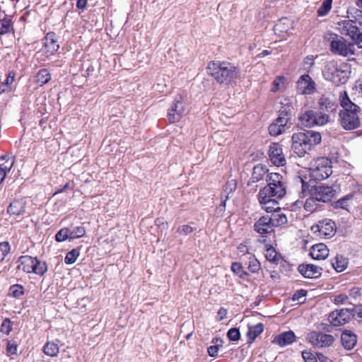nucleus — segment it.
I'll list each match as a JSON object with an SVG mask.
<instances>
[{
    "label": "nucleus",
    "instance_id": "1",
    "mask_svg": "<svg viewBox=\"0 0 362 362\" xmlns=\"http://www.w3.org/2000/svg\"><path fill=\"white\" fill-rule=\"evenodd\" d=\"M267 185L259 192L258 200L265 211L276 212L280 210L277 199L282 198L286 192L283 177L279 173H272L267 175Z\"/></svg>",
    "mask_w": 362,
    "mask_h": 362
},
{
    "label": "nucleus",
    "instance_id": "2",
    "mask_svg": "<svg viewBox=\"0 0 362 362\" xmlns=\"http://www.w3.org/2000/svg\"><path fill=\"white\" fill-rule=\"evenodd\" d=\"M207 72L218 83L225 86L235 83L240 74V70L238 66L226 61L209 62Z\"/></svg>",
    "mask_w": 362,
    "mask_h": 362
},
{
    "label": "nucleus",
    "instance_id": "3",
    "mask_svg": "<svg viewBox=\"0 0 362 362\" xmlns=\"http://www.w3.org/2000/svg\"><path fill=\"white\" fill-rule=\"evenodd\" d=\"M340 103L342 110L339 113V123L346 130H352L360 126V119L358 115L360 107L354 103L346 92L340 95Z\"/></svg>",
    "mask_w": 362,
    "mask_h": 362
},
{
    "label": "nucleus",
    "instance_id": "4",
    "mask_svg": "<svg viewBox=\"0 0 362 362\" xmlns=\"http://www.w3.org/2000/svg\"><path fill=\"white\" fill-rule=\"evenodd\" d=\"M321 134L313 130L294 133L292 135V150L299 157H303L314 146L321 142Z\"/></svg>",
    "mask_w": 362,
    "mask_h": 362
},
{
    "label": "nucleus",
    "instance_id": "5",
    "mask_svg": "<svg viewBox=\"0 0 362 362\" xmlns=\"http://www.w3.org/2000/svg\"><path fill=\"white\" fill-rule=\"evenodd\" d=\"M332 161L325 157L316 159L312 168L310 169V177L316 181L327 179L332 175Z\"/></svg>",
    "mask_w": 362,
    "mask_h": 362
},
{
    "label": "nucleus",
    "instance_id": "6",
    "mask_svg": "<svg viewBox=\"0 0 362 362\" xmlns=\"http://www.w3.org/2000/svg\"><path fill=\"white\" fill-rule=\"evenodd\" d=\"M299 121L301 125L308 128L315 126H324L329 122V115L322 112L308 110L300 115Z\"/></svg>",
    "mask_w": 362,
    "mask_h": 362
},
{
    "label": "nucleus",
    "instance_id": "7",
    "mask_svg": "<svg viewBox=\"0 0 362 362\" xmlns=\"http://www.w3.org/2000/svg\"><path fill=\"white\" fill-rule=\"evenodd\" d=\"M323 76L326 80L332 82L336 86L346 83L348 78L346 72L339 68L338 63L333 60L327 63L323 71Z\"/></svg>",
    "mask_w": 362,
    "mask_h": 362
},
{
    "label": "nucleus",
    "instance_id": "8",
    "mask_svg": "<svg viewBox=\"0 0 362 362\" xmlns=\"http://www.w3.org/2000/svg\"><path fill=\"white\" fill-rule=\"evenodd\" d=\"M185 110V96L177 94L168 112V119L170 123L179 122Z\"/></svg>",
    "mask_w": 362,
    "mask_h": 362
},
{
    "label": "nucleus",
    "instance_id": "9",
    "mask_svg": "<svg viewBox=\"0 0 362 362\" xmlns=\"http://www.w3.org/2000/svg\"><path fill=\"white\" fill-rule=\"evenodd\" d=\"M337 25L341 34L349 35L356 44H362V29L358 28L353 21H341Z\"/></svg>",
    "mask_w": 362,
    "mask_h": 362
},
{
    "label": "nucleus",
    "instance_id": "10",
    "mask_svg": "<svg viewBox=\"0 0 362 362\" xmlns=\"http://www.w3.org/2000/svg\"><path fill=\"white\" fill-rule=\"evenodd\" d=\"M291 107L288 105L284 110H280L279 117L269 127V132L272 136H279L285 131L290 119Z\"/></svg>",
    "mask_w": 362,
    "mask_h": 362
},
{
    "label": "nucleus",
    "instance_id": "11",
    "mask_svg": "<svg viewBox=\"0 0 362 362\" xmlns=\"http://www.w3.org/2000/svg\"><path fill=\"white\" fill-rule=\"evenodd\" d=\"M311 196L317 202H327L330 201L337 194V190L330 186L317 185L313 187L310 190Z\"/></svg>",
    "mask_w": 362,
    "mask_h": 362
},
{
    "label": "nucleus",
    "instance_id": "12",
    "mask_svg": "<svg viewBox=\"0 0 362 362\" xmlns=\"http://www.w3.org/2000/svg\"><path fill=\"white\" fill-rule=\"evenodd\" d=\"M354 316L352 309L343 308L332 312L329 315V321L334 326H341L351 320Z\"/></svg>",
    "mask_w": 362,
    "mask_h": 362
},
{
    "label": "nucleus",
    "instance_id": "13",
    "mask_svg": "<svg viewBox=\"0 0 362 362\" xmlns=\"http://www.w3.org/2000/svg\"><path fill=\"white\" fill-rule=\"evenodd\" d=\"M307 339L313 346L320 348L328 347L331 346L334 341L332 335L317 332H310L308 334Z\"/></svg>",
    "mask_w": 362,
    "mask_h": 362
},
{
    "label": "nucleus",
    "instance_id": "14",
    "mask_svg": "<svg viewBox=\"0 0 362 362\" xmlns=\"http://www.w3.org/2000/svg\"><path fill=\"white\" fill-rule=\"evenodd\" d=\"M46 271L47 266L45 262L37 260V258L24 255V272L42 275Z\"/></svg>",
    "mask_w": 362,
    "mask_h": 362
},
{
    "label": "nucleus",
    "instance_id": "15",
    "mask_svg": "<svg viewBox=\"0 0 362 362\" xmlns=\"http://www.w3.org/2000/svg\"><path fill=\"white\" fill-rule=\"evenodd\" d=\"M314 233H318L319 235L325 238H330L334 234L335 223L329 218L321 220L316 226L312 227Z\"/></svg>",
    "mask_w": 362,
    "mask_h": 362
},
{
    "label": "nucleus",
    "instance_id": "16",
    "mask_svg": "<svg viewBox=\"0 0 362 362\" xmlns=\"http://www.w3.org/2000/svg\"><path fill=\"white\" fill-rule=\"evenodd\" d=\"M293 30V21L287 18L279 20L274 27L275 35L282 40L286 39Z\"/></svg>",
    "mask_w": 362,
    "mask_h": 362
},
{
    "label": "nucleus",
    "instance_id": "17",
    "mask_svg": "<svg viewBox=\"0 0 362 362\" xmlns=\"http://www.w3.org/2000/svg\"><path fill=\"white\" fill-rule=\"evenodd\" d=\"M315 89V83L308 74L302 75L297 81V91L300 94L311 95Z\"/></svg>",
    "mask_w": 362,
    "mask_h": 362
},
{
    "label": "nucleus",
    "instance_id": "18",
    "mask_svg": "<svg viewBox=\"0 0 362 362\" xmlns=\"http://www.w3.org/2000/svg\"><path fill=\"white\" fill-rule=\"evenodd\" d=\"M318 108L322 113L329 114L336 112L338 105L330 95H322L317 100Z\"/></svg>",
    "mask_w": 362,
    "mask_h": 362
},
{
    "label": "nucleus",
    "instance_id": "19",
    "mask_svg": "<svg viewBox=\"0 0 362 362\" xmlns=\"http://www.w3.org/2000/svg\"><path fill=\"white\" fill-rule=\"evenodd\" d=\"M269 156L271 161L276 166H284L286 159L281 146L278 143H272L269 146Z\"/></svg>",
    "mask_w": 362,
    "mask_h": 362
},
{
    "label": "nucleus",
    "instance_id": "20",
    "mask_svg": "<svg viewBox=\"0 0 362 362\" xmlns=\"http://www.w3.org/2000/svg\"><path fill=\"white\" fill-rule=\"evenodd\" d=\"M298 272L305 278L315 279L322 274V268L312 264H300L298 267Z\"/></svg>",
    "mask_w": 362,
    "mask_h": 362
},
{
    "label": "nucleus",
    "instance_id": "21",
    "mask_svg": "<svg viewBox=\"0 0 362 362\" xmlns=\"http://www.w3.org/2000/svg\"><path fill=\"white\" fill-rule=\"evenodd\" d=\"M255 230L259 234L270 233L274 226L269 216L261 217L254 226Z\"/></svg>",
    "mask_w": 362,
    "mask_h": 362
},
{
    "label": "nucleus",
    "instance_id": "22",
    "mask_svg": "<svg viewBox=\"0 0 362 362\" xmlns=\"http://www.w3.org/2000/svg\"><path fill=\"white\" fill-rule=\"evenodd\" d=\"M310 255L314 259H325L329 255V250L327 245L323 243L316 244L312 246Z\"/></svg>",
    "mask_w": 362,
    "mask_h": 362
},
{
    "label": "nucleus",
    "instance_id": "23",
    "mask_svg": "<svg viewBox=\"0 0 362 362\" xmlns=\"http://www.w3.org/2000/svg\"><path fill=\"white\" fill-rule=\"evenodd\" d=\"M341 344L347 350L352 349L356 344V335L349 330H345L341 336Z\"/></svg>",
    "mask_w": 362,
    "mask_h": 362
},
{
    "label": "nucleus",
    "instance_id": "24",
    "mask_svg": "<svg viewBox=\"0 0 362 362\" xmlns=\"http://www.w3.org/2000/svg\"><path fill=\"white\" fill-rule=\"evenodd\" d=\"M268 173V169L265 165L262 164L256 165L253 168V171L252 173V176L249 180L248 185H252V183L258 182L264 180V176Z\"/></svg>",
    "mask_w": 362,
    "mask_h": 362
},
{
    "label": "nucleus",
    "instance_id": "25",
    "mask_svg": "<svg viewBox=\"0 0 362 362\" xmlns=\"http://www.w3.org/2000/svg\"><path fill=\"white\" fill-rule=\"evenodd\" d=\"M296 339L295 334L292 331L283 332L276 336L273 343L276 344L281 346H285L292 344Z\"/></svg>",
    "mask_w": 362,
    "mask_h": 362
},
{
    "label": "nucleus",
    "instance_id": "26",
    "mask_svg": "<svg viewBox=\"0 0 362 362\" xmlns=\"http://www.w3.org/2000/svg\"><path fill=\"white\" fill-rule=\"evenodd\" d=\"M324 43L329 45H345L344 40L341 36L331 32L325 35Z\"/></svg>",
    "mask_w": 362,
    "mask_h": 362
},
{
    "label": "nucleus",
    "instance_id": "27",
    "mask_svg": "<svg viewBox=\"0 0 362 362\" xmlns=\"http://www.w3.org/2000/svg\"><path fill=\"white\" fill-rule=\"evenodd\" d=\"M331 52L334 54L350 58L354 54V47H330Z\"/></svg>",
    "mask_w": 362,
    "mask_h": 362
},
{
    "label": "nucleus",
    "instance_id": "28",
    "mask_svg": "<svg viewBox=\"0 0 362 362\" xmlns=\"http://www.w3.org/2000/svg\"><path fill=\"white\" fill-rule=\"evenodd\" d=\"M269 218H271L274 227L286 224L288 221L286 216L281 212L280 210L274 212Z\"/></svg>",
    "mask_w": 362,
    "mask_h": 362
},
{
    "label": "nucleus",
    "instance_id": "29",
    "mask_svg": "<svg viewBox=\"0 0 362 362\" xmlns=\"http://www.w3.org/2000/svg\"><path fill=\"white\" fill-rule=\"evenodd\" d=\"M348 262L343 256H336L332 261V266L337 272H341L347 267Z\"/></svg>",
    "mask_w": 362,
    "mask_h": 362
},
{
    "label": "nucleus",
    "instance_id": "30",
    "mask_svg": "<svg viewBox=\"0 0 362 362\" xmlns=\"http://www.w3.org/2000/svg\"><path fill=\"white\" fill-rule=\"evenodd\" d=\"M43 352L48 356L55 357L59 352V348L53 341H47L43 346Z\"/></svg>",
    "mask_w": 362,
    "mask_h": 362
},
{
    "label": "nucleus",
    "instance_id": "31",
    "mask_svg": "<svg viewBox=\"0 0 362 362\" xmlns=\"http://www.w3.org/2000/svg\"><path fill=\"white\" fill-rule=\"evenodd\" d=\"M237 187V182L235 180H231L227 182L224 186L222 197L226 194L225 199L222 201L223 206H225L226 202L228 199V195L233 193Z\"/></svg>",
    "mask_w": 362,
    "mask_h": 362
},
{
    "label": "nucleus",
    "instance_id": "32",
    "mask_svg": "<svg viewBox=\"0 0 362 362\" xmlns=\"http://www.w3.org/2000/svg\"><path fill=\"white\" fill-rule=\"evenodd\" d=\"M23 211V201L16 199L11 202L8 208V212L11 215L20 216Z\"/></svg>",
    "mask_w": 362,
    "mask_h": 362
},
{
    "label": "nucleus",
    "instance_id": "33",
    "mask_svg": "<svg viewBox=\"0 0 362 362\" xmlns=\"http://www.w3.org/2000/svg\"><path fill=\"white\" fill-rule=\"evenodd\" d=\"M14 160L11 157L2 156L0 157V170L6 175L13 165Z\"/></svg>",
    "mask_w": 362,
    "mask_h": 362
},
{
    "label": "nucleus",
    "instance_id": "34",
    "mask_svg": "<svg viewBox=\"0 0 362 362\" xmlns=\"http://www.w3.org/2000/svg\"><path fill=\"white\" fill-rule=\"evenodd\" d=\"M264 256L268 261L273 263L278 262L281 259V255L271 245L267 247Z\"/></svg>",
    "mask_w": 362,
    "mask_h": 362
},
{
    "label": "nucleus",
    "instance_id": "35",
    "mask_svg": "<svg viewBox=\"0 0 362 362\" xmlns=\"http://www.w3.org/2000/svg\"><path fill=\"white\" fill-rule=\"evenodd\" d=\"M263 329L264 327L262 323H258L254 326L250 327L247 332L248 338L254 341L255 339L263 332Z\"/></svg>",
    "mask_w": 362,
    "mask_h": 362
},
{
    "label": "nucleus",
    "instance_id": "36",
    "mask_svg": "<svg viewBox=\"0 0 362 362\" xmlns=\"http://www.w3.org/2000/svg\"><path fill=\"white\" fill-rule=\"evenodd\" d=\"M85 233L86 230L83 226H74L69 228L70 240L81 238L85 235Z\"/></svg>",
    "mask_w": 362,
    "mask_h": 362
},
{
    "label": "nucleus",
    "instance_id": "37",
    "mask_svg": "<svg viewBox=\"0 0 362 362\" xmlns=\"http://www.w3.org/2000/svg\"><path fill=\"white\" fill-rule=\"evenodd\" d=\"M51 78L50 74L47 69L40 70L36 76V81L40 86L47 83Z\"/></svg>",
    "mask_w": 362,
    "mask_h": 362
},
{
    "label": "nucleus",
    "instance_id": "38",
    "mask_svg": "<svg viewBox=\"0 0 362 362\" xmlns=\"http://www.w3.org/2000/svg\"><path fill=\"white\" fill-rule=\"evenodd\" d=\"M80 255L79 248H74L69 252L65 258L64 262L67 264H71L74 263Z\"/></svg>",
    "mask_w": 362,
    "mask_h": 362
},
{
    "label": "nucleus",
    "instance_id": "39",
    "mask_svg": "<svg viewBox=\"0 0 362 362\" xmlns=\"http://www.w3.org/2000/svg\"><path fill=\"white\" fill-rule=\"evenodd\" d=\"M332 0H325L317 10L318 16H327L332 8Z\"/></svg>",
    "mask_w": 362,
    "mask_h": 362
},
{
    "label": "nucleus",
    "instance_id": "40",
    "mask_svg": "<svg viewBox=\"0 0 362 362\" xmlns=\"http://www.w3.org/2000/svg\"><path fill=\"white\" fill-rule=\"evenodd\" d=\"M318 202L317 199H314L313 196H311L310 192V197L306 199L304 208L306 211L313 212L318 207Z\"/></svg>",
    "mask_w": 362,
    "mask_h": 362
},
{
    "label": "nucleus",
    "instance_id": "41",
    "mask_svg": "<svg viewBox=\"0 0 362 362\" xmlns=\"http://www.w3.org/2000/svg\"><path fill=\"white\" fill-rule=\"evenodd\" d=\"M353 196L348 194L341 199H339L334 203V207L337 209H347L349 206V202L351 200Z\"/></svg>",
    "mask_w": 362,
    "mask_h": 362
},
{
    "label": "nucleus",
    "instance_id": "42",
    "mask_svg": "<svg viewBox=\"0 0 362 362\" xmlns=\"http://www.w3.org/2000/svg\"><path fill=\"white\" fill-rule=\"evenodd\" d=\"M261 269V264L254 255L249 258L248 269L252 273H257Z\"/></svg>",
    "mask_w": 362,
    "mask_h": 362
},
{
    "label": "nucleus",
    "instance_id": "43",
    "mask_svg": "<svg viewBox=\"0 0 362 362\" xmlns=\"http://www.w3.org/2000/svg\"><path fill=\"white\" fill-rule=\"evenodd\" d=\"M67 239L70 240L69 228H63L55 235V240L57 242H64Z\"/></svg>",
    "mask_w": 362,
    "mask_h": 362
},
{
    "label": "nucleus",
    "instance_id": "44",
    "mask_svg": "<svg viewBox=\"0 0 362 362\" xmlns=\"http://www.w3.org/2000/svg\"><path fill=\"white\" fill-rule=\"evenodd\" d=\"M231 270L242 279L247 275V273L243 269V266L239 262H233L231 265Z\"/></svg>",
    "mask_w": 362,
    "mask_h": 362
},
{
    "label": "nucleus",
    "instance_id": "45",
    "mask_svg": "<svg viewBox=\"0 0 362 362\" xmlns=\"http://www.w3.org/2000/svg\"><path fill=\"white\" fill-rule=\"evenodd\" d=\"M284 81L285 78L284 76H277L272 83V91L276 92L283 89Z\"/></svg>",
    "mask_w": 362,
    "mask_h": 362
},
{
    "label": "nucleus",
    "instance_id": "46",
    "mask_svg": "<svg viewBox=\"0 0 362 362\" xmlns=\"http://www.w3.org/2000/svg\"><path fill=\"white\" fill-rule=\"evenodd\" d=\"M10 295L19 298L23 295V286L18 284L13 285L10 288Z\"/></svg>",
    "mask_w": 362,
    "mask_h": 362
},
{
    "label": "nucleus",
    "instance_id": "47",
    "mask_svg": "<svg viewBox=\"0 0 362 362\" xmlns=\"http://www.w3.org/2000/svg\"><path fill=\"white\" fill-rule=\"evenodd\" d=\"M10 250L8 243H0V262L3 261Z\"/></svg>",
    "mask_w": 362,
    "mask_h": 362
},
{
    "label": "nucleus",
    "instance_id": "48",
    "mask_svg": "<svg viewBox=\"0 0 362 362\" xmlns=\"http://www.w3.org/2000/svg\"><path fill=\"white\" fill-rule=\"evenodd\" d=\"M240 332L237 328H231L228 331L227 337L230 341H238L240 339Z\"/></svg>",
    "mask_w": 362,
    "mask_h": 362
},
{
    "label": "nucleus",
    "instance_id": "49",
    "mask_svg": "<svg viewBox=\"0 0 362 362\" xmlns=\"http://www.w3.org/2000/svg\"><path fill=\"white\" fill-rule=\"evenodd\" d=\"M11 330V322L9 319H5L0 328V331L4 334H8Z\"/></svg>",
    "mask_w": 362,
    "mask_h": 362
},
{
    "label": "nucleus",
    "instance_id": "50",
    "mask_svg": "<svg viewBox=\"0 0 362 362\" xmlns=\"http://www.w3.org/2000/svg\"><path fill=\"white\" fill-rule=\"evenodd\" d=\"M193 228L190 226L188 225H182L177 228V233L182 235H187L193 232Z\"/></svg>",
    "mask_w": 362,
    "mask_h": 362
},
{
    "label": "nucleus",
    "instance_id": "51",
    "mask_svg": "<svg viewBox=\"0 0 362 362\" xmlns=\"http://www.w3.org/2000/svg\"><path fill=\"white\" fill-rule=\"evenodd\" d=\"M348 300V296L346 294L340 293L334 298V303L337 305L343 304Z\"/></svg>",
    "mask_w": 362,
    "mask_h": 362
},
{
    "label": "nucleus",
    "instance_id": "52",
    "mask_svg": "<svg viewBox=\"0 0 362 362\" xmlns=\"http://www.w3.org/2000/svg\"><path fill=\"white\" fill-rule=\"evenodd\" d=\"M9 30V22L7 21H0V34L6 33Z\"/></svg>",
    "mask_w": 362,
    "mask_h": 362
},
{
    "label": "nucleus",
    "instance_id": "53",
    "mask_svg": "<svg viewBox=\"0 0 362 362\" xmlns=\"http://www.w3.org/2000/svg\"><path fill=\"white\" fill-rule=\"evenodd\" d=\"M238 252L242 255L250 254L247 243H240L238 247Z\"/></svg>",
    "mask_w": 362,
    "mask_h": 362
},
{
    "label": "nucleus",
    "instance_id": "54",
    "mask_svg": "<svg viewBox=\"0 0 362 362\" xmlns=\"http://www.w3.org/2000/svg\"><path fill=\"white\" fill-rule=\"evenodd\" d=\"M315 57L313 55H309L304 60V66L305 69L310 68L314 64Z\"/></svg>",
    "mask_w": 362,
    "mask_h": 362
},
{
    "label": "nucleus",
    "instance_id": "55",
    "mask_svg": "<svg viewBox=\"0 0 362 362\" xmlns=\"http://www.w3.org/2000/svg\"><path fill=\"white\" fill-rule=\"evenodd\" d=\"M218 345L210 346L208 348V354L211 357H216L218 356Z\"/></svg>",
    "mask_w": 362,
    "mask_h": 362
},
{
    "label": "nucleus",
    "instance_id": "56",
    "mask_svg": "<svg viewBox=\"0 0 362 362\" xmlns=\"http://www.w3.org/2000/svg\"><path fill=\"white\" fill-rule=\"evenodd\" d=\"M303 357L305 362H317V358L310 353L303 352Z\"/></svg>",
    "mask_w": 362,
    "mask_h": 362
},
{
    "label": "nucleus",
    "instance_id": "57",
    "mask_svg": "<svg viewBox=\"0 0 362 362\" xmlns=\"http://www.w3.org/2000/svg\"><path fill=\"white\" fill-rule=\"evenodd\" d=\"M306 293H307V291L303 289L298 291L294 293V295L293 296V300H299L300 298L305 297L306 296Z\"/></svg>",
    "mask_w": 362,
    "mask_h": 362
},
{
    "label": "nucleus",
    "instance_id": "58",
    "mask_svg": "<svg viewBox=\"0 0 362 362\" xmlns=\"http://www.w3.org/2000/svg\"><path fill=\"white\" fill-rule=\"evenodd\" d=\"M11 90V87L10 86H8V83H1L0 84V94L8 92Z\"/></svg>",
    "mask_w": 362,
    "mask_h": 362
},
{
    "label": "nucleus",
    "instance_id": "59",
    "mask_svg": "<svg viewBox=\"0 0 362 362\" xmlns=\"http://www.w3.org/2000/svg\"><path fill=\"white\" fill-rule=\"evenodd\" d=\"M17 350V347L15 344L8 343L7 345V352L9 355L15 354Z\"/></svg>",
    "mask_w": 362,
    "mask_h": 362
},
{
    "label": "nucleus",
    "instance_id": "60",
    "mask_svg": "<svg viewBox=\"0 0 362 362\" xmlns=\"http://www.w3.org/2000/svg\"><path fill=\"white\" fill-rule=\"evenodd\" d=\"M14 78H15V74L13 72H10L4 83H8V86H11V85L14 81Z\"/></svg>",
    "mask_w": 362,
    "mask_h": 362
},
{
    "label": "nucleus",
    "instance_id": "61",
    "mask_svg": "<svg viewBox=\"0 0 362 362\" xmlns=\"http://www.w3.org/2000/svg\"><path fill=\"white\" fill-rule=\"evenodd\" d=\"M86 0H78L76 3V6L78 8L82 9L86 7Z\"/></svg>",
    "mask_w": 362,
    "mask_h": 362
},
{
    "label": "nucleus",
    "instance_id": "62",
    "mask_svg": "<svg viewBox=\"0 0 362 362\" xmlns=\"http://www.w3.org/2000/svg\"><path fill=\"white\" fill-rule=\"evenodd\" d=\"M218 315L220 316V319L222 320L223 317L226 314V310L223 308H221L218 313Z\"/></svg>",
    "mask_w": 362,
    "mask_h": 362
},
{
    "label": "nucleus",
    "instance_id": "63",
    "mask_svg": "<svg viewBox=\"0 0 362 362\" xmlns=\"http://www.w3.org/2000/svg\"><path fill=\"white\" fill-rule=\"evenodd\" d=\"M270 54V52H269V51H267V50H264V51H262L260 54H259L257 56V57H265V56H267V55H268V54Z\"/></svg>",
    "mask_w": 362,
    "mask_h": 362
},
{
    "label": "nucleus",
    "instance_id": "64",
    "mask_svg": "<svg viewBox=\"0 0 362 362\" xmlns=\"http://www.w3.org/2000/svg\"><path fill=\"white\" fill-rule=\"evenodd\" d=\"M6 174L4 172H2V170H0V184L2 182V181L4 180L6 177Z\"/></svg>",
    "mask_w": 362,
    "mask_h": 362
}]
</instances>
